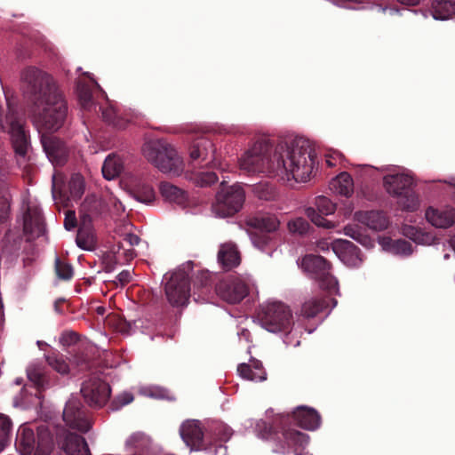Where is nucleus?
<instances>
[{"mask_svg":"<svg viewBox=\"0 0 455 455\" xmlns=\"http://www.w3.org/2000/svg\"><path fill=\"white\" fill-rule=\"evenodd\" d=\"M397 197L398 204L403 210L412 212L419 207L418 196L409 188Z\"/></svg>","mask_w":455,"mask_h":455,"instance_id":"obj_37","label":"nucleus"},{"mask_svg":"<svg viewBox=\"0 0 455 455\" xmlns=\"http://www.w3.org/2000/svg\"><path fill=\"white\" fill-rule=\"evenodd\" d=\"M425 216L432 226L438 228H448L455 222V210L452 208L429 207L426 211Z\"/></svg>","mask_w":455,"mask_h":455,"instance_id":"obj_16","label":"nucleus"},{"mask_svg":"<svg viewBox=\"0 0 455 455\" xmlns=\"http://www.w3.org/2000/svg\"><path fill=\"white\" fill-rule=\"evenodd\" d=\"M219 262L227 269L235 267L240 264V254L233 243H224L218 253Z\"/></svg>","mask_w":455,"mask_h":455,"instance_id":"obj_24","label":"nucleus"},{"mask_svg":"<svg viewBox=\"0 0 455 455\" xmlns=\"http://www.w3.org/2000/svg\"><path fill=\"white\" fill-rule=\"evenodd\" d=\"M344 231L347 235H349L352 238L356 239V236L354 234L353 228L351 227H345Z\"/></svg>","mask_w":455,"mask_h":455,"instance_id":"obj_60","label":"nucleus"},{"mask_svg":"<svg viewBox=\"0 0 455 455\" xmlns=\"http://www.w3.org/2000/svg\"><path fill=\"white\" fill-rule=\"evenodd\" d=\"M68 188L71 199L76 200L80 198L84 192L83 177L79 174L73 175L69 180Z\"/></svg>","mask_w":455,"mask_h":455,"instance_id":"obj_38","label":"nucleus"},{"mask_svg":"<svg viewBox=\"0 0 455 455\" xmlns=\"http://www.w3.org/2000/svg\"><path fill=\"white\" fill-rule=\"evenodd\" d=\"M244 198L245 193L239 185L222 186L212 206V213L219 218L232 216L242 209Z\"/></svg>","mask_w":455,"mask_h":455,"instance_id":"obj_6","label":"nucleus"},{"mask_svg":"<svg viewBox=\"0 0 455 455\" xmlns=\"http://www.w3.org/2000/svg\"><path fill=\"white\" fill-rule=\"evenodd\" d=\"M76 226V218L75 212L68 211L66 212L64 227L67 230H71Z\"/></svg>","mask_w":455,"mask_h":455,"instance_id":"obj_49","label":"nucleus"},{"mask_svg":"<svg viewBox=\"0 0 455 455\" xmlns=\"http://www.w3.org/2000/svg\"><path fill=\"white\" fill-rule=\"evenodd\" d=\"M124 169L121 157L116 154L109 155L102 165V174L106 180H111L119 176Z\"/></svg>","mask_w":455,"mask_h":455,"instance_id":"obj_28","label":"nucleus"},{"mask_svg":"<svg viewBox=\"0 0 455 455\" xmlns=\"http://www.w3.org/2000/svg\"><path fill=\"white\" fill-rule=\"evenodd\" d=\"M399 4L406 6H417L420 4L421 0H396Z\"/></svg>","mask_w":455,"mask_h":455,"instance_id":"obj_58","label":"nucleus"},{"mask_svg":"<svg viewBox=\"0 0 455 455\" xmlns=\"http://www.w3.org/2000/svg\"><path fill=\"white\" fill-rule=\"evenodd\" d=\"M191 180L200 187H207L218 181V176L213 172H199L195 173Z\"/></svg>","mask_w":455,"mask_h":455,"instance_id":"obj_40","label":"nucleus"},{"mask_svg":"<svg viewBox=\"0 0 455 455\" xmlns=\"http://www.w3.org/2000/svg\"><path fill=\"white\" fill-rule=\"evenodd\" d=\"M308 223L303 218H296L288 222V229L291 233L294 234H305L308 229Z\"/></svg>","mask_w":455,"mask_h":455,"instance_id":"obj_42","label":"nucleus"},{"mask_svg":"<svg viewBox=\"0 0 455 455\" xmlns=\"http://www.w3.org/2000/svg\"><path fill=\"white\" fill-rule=\"evenodd\" d=\"M255 192L260 199L269 200L272 197V193L265 185H259L255 188Z\"/></svg>","mask_w":455,"mask_h":455,"instance_id":"obj_51","label":"nucleus"},{"mask_svg":"<svg viewBox=\"0 0 455 455\" xmlns=\"http://www.w3.org/2000/svg\"><path fill=\"white\" fill-rule=\"evenodd\" d=\"M63 301H64V299H58V300H56V301H55V303H54V308H55V311H56V312H58V313H61V310H60V308L59 307V304H60V302H63Z\"/></svg>","mask_w":455,"mask_h":455,"instance_id":"obj_62","label":"nucleus"},{"mask_svg":"<svg viewBox=\"0 0 455 455\" xmlns=\"http://www.w3.org/2000/svg\"><path fill=\"white\" fill-rule=\"evenodd\" d=\"M239 376L251 381H263L267 379L261 362L251 359L248 363H240L237 367Z\"/></svg>","mask_w":455,"mask_h":455,"instance_id":"obj_20","label":"nucleus"},{"mask_svg":"<svg viewBox=\"0 0 455 455\" xmlns=\"http://www.w3.org/2000/svg\"><path fill=\"white\" fill-rule=\"evenodd\" d=\"M149 439L142 434H134L131 435L126 443V448L128 451H135V455H145L146 451L150 445Z\"/></svg>","mask_w":455,"mask_h":455,"instance_id":"obj_33","label":"nucleus"},{"mask_svg":"<svg viewBox=\"0 0 455 455\" xmlns=\"http://www.w3.org/2000/svg\"><path fill=\"white\" fill-rule=\"evenodd\" d=\"M363 2L364 0H334L336 5L347 9H356V4Z\"/></svg>","mask_w":455,"mask_h":455,"instance_id":"obj_50","label":"nucleus"},{"mask_svg":"<svg viewBox=\"0 0 455 455\" xmlns=\"http://www.w3.org/2000/svg\"><path fill=\"white\" fill-rule=\"evenodd\" d=\"M17 444L23 448L25 454L49 455L53 449V439L47 427L37 428L36 435L32 429L23 427L19 429Z\"/></svg>","mask_w":455,"mask_h":455,"instance_id":"obj_5","label":"nucleus"},{"mask_svg":"<svg viewBox=\"0 0 455 455\" xmlns=\"http://www.w3.org/2000/svg\"><path fill=\"white\" fill-rule=\"evenodd\" d=\"M314 164L311 148L299 141L291 146L278 144L272 149L269 140L261 139L239 158V168L244 173L263 172L288 185L309 180Z\"/></svg>","mask_w":455,"mask_h":455,"instance_id":"obj_2","label":"nucleus"},{"mask_svg":"<svg viewBox=\"0 0 455 455\" xmlns=\"http://www.w3.org/2000/svg\"><path fill=\"white\" fill-rule=\"evenodd\" d=\"M216 292L228 303L236 304L249 294V286L241 277L228 276L217 284Z\"/></svg>","mask_w":455,"mask_h":455,"instance_id":"obj_10","label":"nucleus"},{"mask_svg":"<svg viewBox=\"0 0 455 455\" xmlns=\"http://www.w3.org/2000/svg\"><path fill=\"white\" fill-rule=\"evenodd\" d=\"M77 333L73 331H64L60 337V343L65 347L74 345L77 342Z\"/></svg>","mask_w":455,"mask_h":455,"instance_id":"obj_47","label":"nucleus"},{"mask_svg":"<svg viewBox=\"0 0 455 455\" xmlns=\"http://www.w3.org/2000/svg\"><path fill=\"white\" fill-rule=\"evenodd\" d=\"M329 300L323 298H311L306 300L300 310V315L306 318H313L320 312L327 309Z\"/></svg>","mask_w":455,"mask_h":455,"instance_id":"obj_29","label":"nucleus"},{"mask_svg":"<svg viewBox=\"0 0 455 455\" xmlns=\"http://www.w3.org/2000/svg\"><path fill=\"white\" fill-rule=\"evenodd\" d=\"M12 239L13 240V245H14V246H16V245L20 243V239H18V240L14 239V235L12 234V231H9V232L5 235V236H4V248L5 250H9V249H8V244H7V243H9Z\"/></svg>","mask_w":455,"mask_h":455,"instance_id":"obj_56","label":"nucleus"},{"mask_svg":"<svg viewBox=\"0 0 455 455\" xmlns=\"http://www.w3.org/2000/svg\"><path fill=\"white\" fill-rule=\"evenodd\" d=\"M63 419L71 428L81 432H87L91 428V422L82 410L81 403L76 398H70L63 411Z\"/></svg>","mask_w":455,"mask_h":455,"instance_id":"obj_11","label":"nucleus"},{"mask_svg":"<svg viewBox=\"0 0 455 455\" xmlns=\"http://www.w3.org/2000/svg\"><path fill=\"white\" fill-rule=\"evenodd\" d=\"M159 191L161 196L169 202L181 203L185 199L183 190L169 182H162L159 186Z\"/></svg>","mask_w":455,"mask_h":455,"instance_id":"obj_34","label":"nucleus"},{"mask_svg":"<svg viewBox=\"0 0 455 455\" xmlns=\"http://www.w3.org/2000/svg\"><path fill=\"white\" fill-rule=\"evenodd\" d=\"M331 249L337 257L348 267H356L363 262L359 249L347 240H335L331 243Z\"/></svg>","mask_w":455,"mask_h":455,"instance_id":"obj_13","label":"nucleus"},{"mask_svg":"<svg viewBox=\"0 0 455 455\" xmlns=\"http://www.w3.org/2000/svg\"><path fill=\"white\" fill-rule=\"evenodd\" d=\"M81 103L84 108H90L92 106V96L89 92H84L80 97Z\"/></svg>","mask_w":455,"mask_h":455,"instance_id":"obj_55","label":"nucleus"},{"mask_svg":"<svg viewBox=\"0 0 455 455\" xmlns=\"http://www.w3.org/2000/svg\"><path fill=\"white\" fill-rule=\"evenodd\" d=\"M134 397L132 393L124 392L117 395L112 403V409L118 410L124 405L131 403Z\"/></svg>","mask_w":455,"mask_h":455,"instance_id":"obj_45","label":"nucleus"},{"mask_svg":"<svg viewBox=\"0 0 455 455\" xmlns=\"http://www.w3.org/2000/svg\"><path fill=\"white\" fill-rule=\"evenodd\" d=\"M11 430V422L4 415H0V451L4 448Z\"/></svg>","mask_w":455,"mask_h":455,"instance_id":"obj_43","label":"nucleus"},{"mask_svg":"<svg viewBox=\"0 0 455 455\" xmlns=\"http://www.w3.org/2000/svg\"><path fill=\"white\" fill-rule=\"evenodd\" d=\"M180 434L184 443L191 450H198L204 437L201 424L196 419H188L184 421L180 428Z\"/></svg>","mask_w":455,"mask_h":455,"instance_id":"obj_15","label":"nucleus"},{"mask_svg":"<svg viewBox=\"0 0 455 455\" xmlns=\"http://www.w3.org/2000/svg\"><path fill=\"white\" fill-rule=\"evenodd\" d=\"M412 183V177L403 173L389 174L384 177V187L387 192L395 196H402Z\"/></svg>","mask_w":455,"mask_h":455,"instance_id":"obj_18","label":"nucleus"},{"mask_svg":"<svg viewBox=\"0 0 455 455\" xmlns=\"http://www.w3.org/2000/svg\"><path fill=\"white\" fill-rule=\"evenodd\" d=\"M132 279V272L130 270H124L116 276L117 283L124 286L127 284Z\"/></svg>","mask_w":455,"mask_h":455,"instance_id":"obj_53","label":"nucleus"},{"mask_svg":"<svg viewBox=\"0 0 455 455\" xmlns=\"http://www.w3.org/2000/svg\"><path fill=\"white\" fill-rule=\"evenodd\" d=\"M110 202L117 213L124 212V207L117 198H110Z\"/></svg>","mask_w":455,"mask_h":455,"instance_id":"obj_57","label":"nucleus"},{"mask_svg":"<svg viewBox=\"0 0 455 455\" xmlns=\"http://www.w3.org/2000/svg\"><path fill=\"white\" fill-rule=\"evenodd\" d=\"M315 207H309L306 210V215L318 227L331 228L334 225L327 220L323 215H331L336 210V204L325 196H318L315 199Z\"/></svg>","mask_w":455,"mask_h":455,"instance_id":"obj_12","label":"nucleus"},{"mask_svg":"<svg viewBox=\"0 0 455 455\" xmlns=\"http://www.w3.org/2000/svg\"><path fill=\"white\" fill-rule=\"evenodd\" d=\"M55 271L57 276L61 280H69L73 276L72 266L65 261H61L60 259L55 260Z\"/></svg>","mask_w":455,"mask_h":455,"instance_id":"obj_41","label":"nucleus"},{"mask_svg":"<svg viewBox=\"0 0 455 455\" xmlns=\"http://www.w3.org/2000/svg\"><path fill=\"white\" fill-rule=\"evenodd\" d=\"M330 188L333 193L349 197L354 193V181L347 172H341L331 181Z\"/></svg>","mask_w":455,"mask_h":455,"instance_id":"obj_26","label":"nucleus"},{"mask_svg":"<svg viewBox=\"0 0 455 455\" xmlns=\"http://www.w3.org/2000/svg\"><path fill=\"white\" fill-rule=\"evenodd\" d=\"M247 224L254 228L266 232H274L280 226L279 220L272 214H259L251 217L247 220Z\"/></svg>","mask_w":455,"mask_h":455,"instance_id":"obj_25","label":"nucleus"},{"mask_svg":"<svg viewBox=\"0 0 455 455\" xmlns=\"http://www.w3.org/2000/svg\"><path fill=\"white\" fill-rule=\"evenodd\" d=\"M189 280L185 272L172 274L165 284V294L169 303L173 307L187 305L189 299Z\"/></svg>","mask_w":455,"mask_h":455,"instance_id":"obj_9","label":"nucleus"},{"mask_svg":"<svg viewBox=\"0 0 455 455\" xmlns=\"http://www.w3.org/2000/svg\"><path fill=\"white\" fill-rule=\"evenodd\" d=\"M403 233L418 244L430 245L435 241V237L432 234L423 232L421 229L413 226H405L403 228Z\"/></svg>","mask_w":455,"mask_h":455,"instance_id":"obj_32","label":"nucleus"},{"mask_svg":"<svg viewBox=\"0 0 455 455\" xmlns=\"http://www.w3.org/2000/svg\"><path fill=\"white\" fill-rule=\"evenodd\" d=\"M10 212V194L5 184L0 185V222L8 219Z\"/></svg>","mask_w":455,"mask_h":455,"instance_id":"obj_39","label":"nucleus"},{"mask_svg":"<svg viewBox=\"0 0 455 455\" xmlns=\"http://www.w3.org/2000/svg\"><path fill=\"white\" fill-rule=\"evenodd\" d=\"M293 418L299 427L307 430H315L321 424V417L318 412L307 406L297 407L293 411Z\"/></svg>","mask_w":455,"mask_h":455,"instance_id":"obj_17","label":"nucleus"},{"mask_svg":"<svg viewBox=\"0 0 455 455\" xmlns=\"http://www.w3.org/2000/svg\"><path fill=\"white\" fill-rule=\"evenodd\" d=\"M217 453H221L222 455H227V448L225 446L220 445L215 449V455Z\"/></svg>","mask_w":455,"mask_h":455,"instance_id":"obj_61","label":"nucleus"},{"mask_svg":"<svg viewBox=\"0 0 455 455\" xmlns=\"http://www.w3.org/2000/svg\"><path fill=\"white\" fill-rule=\"evenodd\" d=\"M91 222L89 215L84 214L81 216L76 241L77 245L84 250H91L94 245V236Z\"/></svg>","mask_w":455,"mask_h":455,"instance_id":"obj_22","label":"nucleus"},{"mask_svg":"<svg viewBox=\"0 0 455 455\" xmlns=\"http://www.w3.org/2000/svg\"><path fill=\"white\" fill-rule=\"evenodd\" d=\"M330 246L331 247V243L330 244L327 241H319L317 243V248L320 250V251H326V250H329Z\"/></svg>","mask_w":455,"mask_h":455,"instance_id":"obj_59","label":"nucleus"},{"mask_svg":"<svg viewBox=\"0 0 455 455\" xmlns=\"http://www.w3.org/2000/svg\"><path fill=\"white\" fill-rule=\"evenodd\" d=\"M149 395L155 396V397H162L163 396L162 390L157 389V391L156 393H150Z\"/></svg>","mask_w":455,"mask_h":455,"instance_id":"obj_63","label":"nucleus"},{"mask_svg":"<svg viewBox=\"0 0 455 455\" xmlns=\"http://www.w3.org/2000/svg\"><path fill=\"white\" fill-rule=\"evenodd\" d=\"M47 363L58 373L65 375L70 371L65 356L59 352H52L45 357Z\"/></svg>","mask_w":455,"mask_h":455,"instance_id":"obj_36","label":"nucleus"},{"mask_svg":"<svg viewBox=\"0 0 455 455\" xmlns=\"http://www.w3.org/2000/svg\"><path fill=\"white\" fill-rule=\"evenodd\" d=\"M284 438L295 455H304L302 451L309 442V436L307 435L296 430H290L284 434Z\"/></svg>","mask_w":455,"mask_h":455,"instance_id":"obj_30","label":"nucleus"},{"mask_svg":"<svg viewBox=\"0 0 455 455\" xmlns=\"http://www.w3.org/2000/svg\"><path fill=\"white\" fill-rule=\"evenodd\" d=\"M132 194L137 201L147 204H152L156 199V192L153 187L144 182L137 184Z\"/></svg>","mask_w":455,"mask_h":455,"instance_id":"obj_35","label":"nucleus"},{"mask_svg":"<svg viewBox=\"0 0 455 455\" xmlns=\"http://www.w3.org/2000/svg\"><path fill=\"white\" fill-rule=\"evenodd\" d=\"M291 311L280 301H267L260 306L258 318L263 328L270 332L286 331L291 323Z\"/></svg>","mask_w":455,"mask_h":455,"instance_id":"obj_4","label":"nucleus"},{"mask_svg":"<svg viewBox=\"0 0 455 455\" xmlns=\"http://www.w3.org/2000/svg\"><path fill=\"white\" fill-rule=\"evenodd\" d=\"M145 158L161 172L170 176H180L185 170V164L175 148L163 140L146 142L142 148Z\"/></svg>","mask_w":455,"mask_h":455,"instance_id":"obj_3","label":"nucleus"},{"mask_svg":"<svg viewBox=\"0 0 455 455\" xmlns=\"http://www.w3.org/2000/svg\"><path fill=\"white\" fill-rule=\"evenodd\" d=\"M105 268L107 271L111 272L114 270L115 265H109L108 263H106Z\"/></svg>","mask_w":455,"mask_h":455,"instance_id":"obj_64","label":"nucleus"},{"mask_svg":"<svg viewBox=\"0 0 455 455\" xmlns=\"http://www.w3.org/2000/svg\"><path fill=\"white\" fill-rule=\"evenodd\" d=\"M379 243L383 250L394 255L406 257L413 252L411 243L404 240H392L389 237H383Z\"/></svg>","mask_w":455,"mask_h":455,"instance_id":"obj_23","label":"nucleus"},{"mask_svg":"<svg viewBox=\"0 0 455 455\" xmlns=\"http://www.w3.org/2000/svg\"><path fill=\"white\" fill-rule=\"evenodd\" d=\"M355 219L373 230H383L388 226L386 215L379 211L357 212Z\"/></svg>","mask_w":455,"mask_h":455,"instance_id":"obj_19","label":"nucleus"},{"mask_svg":"<svg viewBox=\"0 0 455 455\" xmlns=\"http://www.w3.org/2000/svg\"><path fill=\"white\" fill-rule=\"evenodd\" d=\"M20 80L31 101V118L41 134L44 150L53 165H62L68 157L65 145L49 133L58 131L64 124L68 106L54 79L35 68H25Z\"/></svg>","mask_w":455,"mask_h":455,"instance_id":"obj_1","label":"nucleus"},{"mask_svg":"<svg viewBox=\"0 0 455 455\" xmlns=\"http://www.w3.org/2000/svg\"><path fill=\"white\" fill-rule=\"evenodd\" d=\"M124 241L127 242L131 246L139 244L140 239L137 235L126 233L124 235Z\"/></svg>","mask_w":455,"mask_h":455,"instance_id":"obj_54","label":"nucleus"},{"mask_svg":"<svg viewBox=\"0 0 455 455\" xmlns=\"http://www.w3.org/2000/svg\"><path fill=\"white\" fill-rule=\"evenodd\" d=\"M301 267L304 271L319 279L320 287L331 294L339 293L337 279L330 274L331 265L322 256L307 255L302 259Z\"/></svg>","mask_w":455,"mask_h":455,"instance_id":"obj_7","label":"nucleus"},{"mask_svg":"<svg viewBox=\"0 0 455 455\" xmlns=\"http://www.w3.org/2000/svg\"><path fill=\"white\" fill-rule=\"evenodd\" d=\"M214 152L213 144L205 138H200L190 148L189 156L193 160L206 161L213 157Z\"/></svg>","mask_w":455,"mask_h":455,"instance_id":"obj_27","label":"nucleus"},{"mask_svg":"<svg viewBox=\"0 0 455 455\" xmlns=\"http://www.w3.org/2000/svg\"><path fill=\"white\" fill-rule=\"evenodd\" d=\"M28 377L33 382L38 384L41 381L42 374L39 370L34 366H30L28 369Z\"/></svg>","mask_w":455,"mask_h":455,"instance_id":"obj_52","label":"nucleus"},{"mask_svg":"<svg viewBox=\"0 0 455 455\" xmlns=\"http://www.w3.org/2000/svg\"><path fill=\"white\" fill-rule=\"evenodd\" d=\"M62 448L67 455H91L85 439L76 434L68 433L65 435Z\"/></svg>","mask_w":455,"mask_h":455,"instance_id":"obj_21","label":"nucleus"},{"mask_svg":"<svg viewBox=\"0 0 455 455\" xmlns=\"http://www.w3.org/2000/svg\"><path fill=\"white\" fill-rule=\"evenodd\" d=\"M343 156L338 151H331L325 154V163L329 167H335L341 164Z\"/></svg>","mask_w":455,"mask_h":455,"instance_id":"obj_46","label":"nucleus"},{"mask_svg":"<svg viewBox=\"0 0 455 455\" xmlns=\"http://www.w3.org/2000/svg\"><path fill=\"white\" fill-rule=\"evenodd\" d=\"M431 12L435 20H448L455 13V2L450 0H436L432 3Z\"/></svg>","mask_w":455,"mask_h":455,"instance_id":"obj_31","label":"nucleus"},{"mask_svg":"<svg viewBox=\"0 0 455 455\" xmlns=\"http://www.w3.org/2000/svg\"><path fill=\"white\" fill-rule=\"evenodd\" d=\"M102 116L106 122L112 124L114 125H118V123L116 121L117 113L116 109L114 107L109 106L104 108L102 110Z\"/></svg>","mask_w":455,"mask_h":455,"instance_id":"obj_48","label":"nucleus"},{"mask_svg":"<svg viewBox=\"0 0 455 455\" xmlns=\"http://www.w3.org/2000/svg\"><path fill=\"white\" fill-rule=\"evenodd\" d=\"M24 234L28 240L37 238L45 231L42 212L37 207H28L23 219Z\"/></svg>","mask_w":455,"mask_h":455,"instance_id":"obj_14","label":"nucleus"},{"mask_svg":"<svg viewBox=\"0 0 455 455\" xmlns=\"http://www.w3.org/2000/svg\"><path fill=\"white\" fill-rule=\"evenodd\" d=\"M81 393L90 406L100 408L109 400L111 388L109 384L100 377L92 376L83 383Z\"/></svg>","mask_w":455,"mask_h":455,"instance_id":"obj_8","label":"nucleus"},{"mask_svg":"<svg viewBox=\"0 0 455 455\" xmlns=\"http://www.w3.org/2000/svg\"><path fill=\"white\" fill-rule=\"evenodd\" d=\"M251 241H252L254 246L262 251H265L267 248L271 249L269 255L272 254V252L274 251V245L272 244V240L269 236H267V235H263L260 237L252 236Z\"/></svg>","mask_w":455,"mask_h":455,"instance_id":"obj_44","label":"nucleus"}]
</instances>
